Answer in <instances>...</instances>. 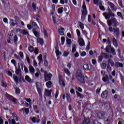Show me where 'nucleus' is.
<instances>
[{
	"mask_svg": "<svg viewBox=\"0 0 124 124\" xmlns=\"http://www.w3.org/2000/svg\"><path fill=\"white\" fill-rule=\"evenodd\" d=\"M82 73V71L81 70H78L76 76L78 80L80 83H85V80L84 79V76H83V74Z\"/></svg>",
	"mask_w": 124,
	"mask_h": 124,
	"instance_id": "1",
	"label": "nucleus"
},
{
	"mask_svg": "<svg viewBox=\"0 0 124 124\" xmlns=\"http://www.w3.org/2000/svg\"><path fill=\"white\" fill-rule=\"evenodd\" d=\"M36 86L38 93L41 99H42V87H41V84L39 82H37L36 83Z\"/></svg>",
	"mask_w": 124,
	"mask_h": 124,
	"instance_id": "2",
	"label": "nucleus"
},
{
	"mask_svg": "<svg viewBox=\"0 0 124 124\" xmlns=\"http://www.w3.org/2000/svg\"><path fill=\"white\" fill-rule=\"evenodd\" d=\"M52 90H48L47 89H45V93L44 94V97L45 98V100H46V96L49 97V98H51L52 96L51 95V93H52Z\"/></svg>",
	"mask_w": 124,
	"mask_h": 124,
	"instance_id": "3",
	"label": "nucleus"
},
{
	"mask_svg": "<svg viewBox=\"0 0 124 124\" xmlns=\"http://www.w3.org/2000/svg\"><path fill=\"white\" fill-rule=\"evenodd\" d=\"M112 76L109 75V77H108V75L106 74L105 76L103 77L102 80L104 82L106 83V84H109V83H110L109 79L112 80Z\"/></svg>",
	"mask_w": 124,
	"mask_h": 124,
	"instance_id": "4",
	"label": "nucleus"
},
{
	"mask_svg": "<svg viewBox=\"0 0 124 124\" xmlns=\"http://www.w3.org/2000/svg\"><path fill=\"white\" fill-rule=\"evenodd\" d=\"M44 76L46 82V81H50L51 80V78H52V74L50 73L48 74L47 72H45Z\"/></svg>",
	"mask_w": 124,
	"mask_h": 124,
	"instance_id": "5",
	"label": "nucleus"
},
{
	"mask_svg": "<svg viewBox=\"0 0 124 124\" xmlns=\"http://www.w3.org/2000/svg\"><path fill=\"white\" fill-rule=\"evenodd\" d=\"M105 116V113L104 111H97V117L99 119H103Z\"/></svg>",
	"mask_w": 124,
	"mask_h": 124,
	"instance_id": "6",
	"label": "nucleus"
},
{
	"mask_svg": "<svg viewBox=\"0 0 124 124\" xmlns=\"http://www.w3.org/2000/svg\"><path fill=\"white\" fill-rule=\"evenodd\" d=\"M6 97H7V98H8V99H11V100H12L15 104H16V103H17V99H16L15 98H14V97L12 96L10 94L6 93Z\"/></svg>",
	"mask_w": 124,
	"mask_h": 124,
	"instance_id": "7",
	"label": "nucleus"
},
{
	"mask_svg": "<svg viewBox=\"0 0 124 124\" xmlns=\"http://www.w3.org/2000/svg\"><path fill=\"white\" fill-rule=\"evenodd\" d=\"M108 4H109L111 9L112 10V11H117V7H116V6L113 4V3L108 1Z\"/></svg>",
	"mask_w": 124,
	"mask_h": 124,
	"instance_id": "8",
	"label": "nucleus"
},
{
	"mask_svg": "<svg viewBox=\"0 0 124 124\" xmlns=\"http://www.w3.org/2000/svg\"><path fill=\"white\" fill-rule=\"evenodd\" d=\"M78 43L80 46H85V42L82 38H78Z\"/></svg>",
	"mask_w": 124,
	"mask_h": 124,
	"instance_id": "9",
	"label": "nucleus"
},
{
	"mask_svg": "<svg viewBox=\"0 0 124 124\" xmlns=\"http://www.w3.org/2000/svg\"><path fill=\"white\" fill-rule=\"evenodd\" d=\"M111 20V23L114 24V27H117L119 26V22L117 21L116 18H112L110 19Z\"/></svg>",
	"mask_w": 124,
	"mask_h": 124,
	"instance_id": "10",
	"label": "nucleus"
},
{
	"mask_svg": "<svg viewBox=\"0 0 124 124\" xmlns=\"http://www.w3.org/2000/svg\"><path fill=\"white\" fill-rule=\"evenodd\" d=\"M114 32H115L117 37H119L120 36V29L119 28H114Z\"/></svg>",
	"mask_w": 124,
	"mask_h": 124,
	"instance_id": "11",
	"label": "nucleus"
},
{
	"mask_svg": "<svg viewBox=\"0 0 124 124\" xmlns=\"http://www.w3.org/2000/svg\"><path fill=\"white\" fill-rule=\"evenodd\" d=\"M108 92H107V91H104L102 94H101V97H102V98H107V96L108 95Z\"/></svg>",
	"mask_w": 124,
	"mask_h": 124,
	"instance_id": "12",
	"label": "nucleus"
},
{
	"mask_svg": "<svg viewBox=\"0 0 124 124\" xmlns=\"http://www.w3.org/2000/svg\"><path fill=\"white\" fill-rule=\"evenodd\" d=\"M101 55L105 60H107V59H109V55L108 54L105 53V52H102Z\"/></svg>",
	"mask_w": 124,
	"mask_h": 124,
	"instance_id": "13",
	"label": "nucleus"
},
{
	"mask_svg": "<svg viewBox=\"0 0 124 124\" xmlns=\"http://www.w3.org/2000/svg\"><path fill=\"white\" fill-rule=\"evenodd\" d=\"M16 74L17 75V76H22V72L21 71V68H18V69L16 70Z\"/></svg>",
	"mask_w": 124,
	"mask_h": 124,
	"instance_id": "14",
	"label": "nucleus"
},
{
	"mask_svg": "<svg viewBox=\"0 0 124 124\" xmlns=\"http://www.w3.org/2000/svg\"><path fill=\"white\" fill-rule=\"evenodd\" d=\"M21 33L23 35H29V31L25 29L21 30Z\"/></svg>",
	"mask_w": 124,
	"mask_h": 124,
	"instance_id": "15",
	"label": "nucleus"
},
{
	"mask_svg": "<svg viewBox=\"0 0 124 124\" xmlns=\"http://www.w3.org/2000/svg\"><path fill=\"white\" fill-rule=\"evenodd\" d=\"M32 32L34 33L35 36L37 37V38H38L39 37V36L38 35V32L36 31V29L35 28L33 29Z\"/></svg>",
	"mask_w": 124,
	"mask_h": 124,
	"instance_id": "16",
	"label": "nucleus"
},
{
	"mask_svg": "<svg viewBox=\"0 0 124 124\" xmlns=\"http://www.w3.org/2000/svg\"><path fill=\"white\" fill-rule=\"evenodd\" d=\"M103 16L106 18L107 20H108V19H110V13L107 14V13H103Z\"/></svg>",
	"mask_w": 124,
	"mask_h": 124,
	"instance_id": "17",
	"label": "nucleus"
},
{
	"mask_svg": "<svg viewBox=\"0 0 124 124\" xmlns=\"http://www.w3.org/2000/svg\"><path fill=\"white\" fill-rule=\"evenodd\" d=\"M32 122L34 123H39L40 122V119L38 118H35V117H33L32 119H31Z\"/></svg>",
	"mask_w": 124,
	"mask_h": 124,
	"instance_id": "18",
	"label": "nucleus"
},
{
	"mask_svg": "<svg viewBox=\"0 0 124 124\" xmlns=\"http://www.w3.org/2000/svg\"><path fill=\"white\" fill-rule=\"evenodd\" d=\"M29 71H30L32 75H33V74H34V68H33L32 66L30 65L29 66Z\"/></svg>",
	"mask_w": 124,
	"mask_h": 124,
	"instance_id": "19",
	"label": "nucleus"
},
{
	"mask_svg": "<svg viewBox=\"0 0 124 124\" xmlns=\"http://www.w3.org/2000/svg\"><path fill=\"white\" fill-rule=\"evenodd\" d=\"M59 82L61 85H62V88L65 87V83L64 81L62 78H59Z\"/></svg>",
	"mask_w": 124,
	"mask_h": 124,
	"instance_id": "20",
	"label": "nucleus"
},
{
	"mask_svg": "<svg viewBox=\"0 0 124 124\" xmlns=\"http://www.w3.org/2000/svg\"><path fill=\"white\" fill-rule=\"evenodd\" d=\"M107 70L108 73H111L112 72V68H111V66H110V64L108 63L107 66Z\"/></svg>",
	"mask_w": 124,
	"mask_h": 124,
	"instance_id": "21",
	"label": "nucleus"
},
{
	"mask_svg": "<svg viewBox=\"0 0 124 124\" xmlns=\"http://www.w3.org/2000/svg\"><path fill=\"white\" fill-rule=\"evenodd\" d=\"M108 63H109V64H110V65L111 66H114V64H115V62H114V61L113 60H112L111 59L109 58L108 60Z\"/></svg>",
	"mask_w": 124,
	"mask_h": 124,
	"instance_id": "22",
	"label": "nucleus"
},
{
	"mask_svg": "<svg viewBox=\"0 0 124 124\" xmlns=\"http://www.w3.org/2000/svg\"><path fill=\"white\" fill-rule=\"evenodd\" d=\"M63 31H64V28L62 27H61V29H59V31L61 35H64V32H63Z\"/></svg>",
	"mask_w": 124,
	"mask_h": 124,
	"instance_id": "23",
	"label": "nucleus"
},
{
	"mask_svg": "<svg viewBox=\"0 0 124 124\" xmlns=\"http://www.w3.org/2000/svg\"><path fill=\"white\" fill-rule=\"evenodd\" d=\"M37 42L40 43L41 45H43V43H44V41H43V39L39 38L37 40Z\"/></svg>",
	"mask_w": 124,
	"mask_h": 124,
	"instance_id": "24",
	"label": "nucleus"
},
{
	"mask_svg": "<svg viewBox=\"0 0 124 124\" xmlns=\"http://www.w3.org/2000/svg\"><path fill=\"white\" fill-rule=\"evenodd\" d=\"M14 79L15 80L16 85L19 84V78L17 76H13Z\"/></svg>",
	"mask_w": 124,
	"mask_h": 124,
	"instance_id": "25",
	"label": "nucleus"
},
{
	"mask_svg": "<svg viewBox=\"0 0 124 124\" xmlns=\"http://www.w3.org/2000/svg\"><path fill=\"white\" fill-rule=\"evenodd\" d=\"M38 59L39 60V64L40 65V63L42 62H43V59H42V55L40 54L39 56L38 57Z\"/></svg>",
	"mask_w": 124,
	"mask_h": 124,
	"instance_id": "26",
	"label": "nucleus"
},
{
	"mask_svg": "<svg viewBox=\"0 0 124 124\" xmlns=\"http://www.w3.org/2000/svg\"><path fill=\"white\" fill-rule=\"evenodd\" d=\"M112 43L115 47H118V43H117V40L115 38L112 39Z\"/></svg>",
	"mask_w": 124,
	"mask_h": 124,
	"instance_id": "27",
	"label": "nucleus"
},
{
	"mask_svg": "<svg viewBox=\"0 0 124 124\" xmlns=\"http://www.w3.org/2000/svg\"><path fill=\"white\" fill-rule=\"evenodd\" d=\"M124 67V64H123V63H121V62H116V67L118 68V67Z\"/></svg>",
	"mask_w": 124,
	"mask_h": 124,
	"instance_id": "28",
	"label": "nucleus"
},
{
	"mask_svg": "<svg viewBox=\"0 0 124 124\" xmlns=\"http://www.w3.org/2000/svg\"><path fill=\"white\" fill-rule=\"evenodd\" d=\"M76 93L78 97H79L80 98H84V95H83V94H81L80 93L78 92V91H76Z\"/></svg>",
	"mask_w": 124,
	"mask_h": 124,
	"instance_id": "29",
	"label": "nucleus"
},
{
	"mask_svg": "<svg viewBox=\"0 0 124 124\" xmlns=\"http://www.w3.org/2000/svg\"><path fill=\"white\" fill-rule=\"evenodd\" d=\"M19 78L18 79L19 82L21 83V82H26V80H25V78H24V77H22V76H19Z\"/></svg>",
	"mask_w": 124,
	"mask_h": 124,
	"instance_id": "30",
	"label": "nucleus"
},
{
	"mask_svg": "<svg viewBox=\"0 0 124 124\" xmlns=\"http://www.w3.org/2000/svg\"><path fill=\"white\" fill-rule=\"evenodd\" d=\"M66 98H67V102L69 103H70L71 102V99L70 98V96L68 93H66Z\"/></svg>",
	"mask_w": 124,
	"mask_h": 124,
	"instance_id": "31",
	"label": "nucleus"
},
{
	"mask_svg": "<svg viewBox=\"0 0 124 124\" xmlns=\"http://www.w3.org/2000/svg\"><path fill=\"white\" fill-rule=\"evenodd\" d=\"M57 11L59 14H62V13L63 12V7H62L59 8L57 10Z\"/></svg>",
	"mask_w": 124,
	"mask_h": 124,
	"instance_id": "32",
	"label": "nucleus"
},
{
	"mask_svg": "<svg viewBox=\"0 0 124 124\" xmlns=\"http://www.w3.org/2000/svg\"><path fill=\"white\" fill-rule=\"evenodd\" d=\"M91 121L89 119H85L83 122V124H90Z\"/></svg>",
	"mask_w": 124,
	"mask_h": 124,
	"instance_id": "33",
	"label": "nucleus"
},
{
	"mask_svg": "<svg viewBox=\"0 0 124 124\" xmlns=\"http://www.w3.org/2000/svg\"><path fill=\"white\" fill-rule=\"evenodd\" d=\"M100 65L102 69H105L106 66H107V64H106V63L102 62Z\"/></svg>",
	"mask_w": 124,
	"mask_h": 124,
	"instance_id": "34",
	"label": "nucleus"
},
{
	"mask_svg": "<svg viewBox=\"0 0 124 124\" xmlns=\"http://www.w3.org/2000/svg\"><path fill=\"white\" fill-rule=\"evenodd\" d=\"M46 86L48 89L52 87V81H48L46 83Z\"/></svg>",
	"mask_w": 124,
	"mask_h": 124,
	"instance_id": "35",
	"label": "nucleus"
},
{
	"mask_svg": "<svg viewBox=\"0 0 124 124\" xmlns=\"http://www.w3.org/2000/svg\"><path fill=\"white\" fill-rule=\"evenodd\" d=\"M25 80L29 83H31V78H30L29 76H25Z\"/></svg>",
	"mask_w": 124,
	"mask_h": 124,
	"instance_id": "36",
	"label": "nucleus"
},
{
	"mask_svg": "<svg viewBox=\"0 0 124 124\" xmlns=\"http://www.w3.org/2000/svg\"><path fill=\"white\" fill-rule=\"evenodd\" d=\"M83 68L84 70H90V68L89 67V64H85L83 65Z\"/></svg>",
	"mask_w": 124,
	"mask_h": 124,
	"instance_id": "37",
	"label": "nucleus"
},
{
	"mask_svg": "<svg viewBox=\"0 0 124 124\" xmlns=\"http://www.w3.org/2000/svg\"><path fill=\"white\" fill-rule=\"evenodd\" d=\"M72 51L73 53H75V52H76V44L73 45Z\"/></svg>",
	"mask_w": 124,
	"mask_h": 124,
	"instance_id": "38",
	"label": "nucleus"
},
{
	"mask_svg": "<svg viewBox=\"0 0 124 124\" xmlns=\"http://www.w3.org/2000/svg\"><path fill=\"white\" fill-rule=\"evenodd\" d=\"M81 12V15L82 16H87L88 15V11L87 10H82Z\"/></svg>",
	"mask_w": 124,
	"mask_h": 124,
	"instance_id": "39",
	"label": "nucleus"
},
{
	"mask_svg": "<svg viewBox=\"0 0 124 124\" xmlns=\"http://www.w3.org/2000/svg\"><path fill=\"white\" fill-rule=\"evenodd\" d=\"M64 71L66 74H67L68 76H70V72H69V70H68L67 68L64 69Z\"/></svg>",
	"mask_w": 124,
	"mask_h": 124,
	"instance_id": "40",
	"label": "nucleus"
},
{
	"mask_svg": "<svg viewBox=\"0 0 124 124\" xmlns=\"http://www.w3.org/2000/svg\"><path fill=\"white\" fill-rule=\"evenodd\" d=\"M12 116L14 118V119H15L16 120V121H18V120H19V118H18L17 116L16 115V113H13L12 114Z\"/></svg>",
	"mask_w": 124,
	"mask_h": 124,
	"instance_id": "41",
	"label": "nucleus"
},
{
	"mask_svg": "<svg viewBox=\"0 0 124 124\" xmlns=\"http://www.w3.org/2000/svg\"><path fill=\"white\" fill-rule=\"evenodd\" d=\"M28 49L30 51V52H33V50H34V48L31 45H30L29 46Z\"/></svg>",
	"mask_w": 124,
	"mask_h": 124,
	"instance_id": "42",
	"label": "nucleus"
},
{
	"mask_svg": "<svg viewBox=\"0 0 124 124\" xmlns=\"http://www.w3.org/2000/svg\"><path fill=\"white\" fill-rule=\"evenodd\" d=\"M111 54H112L113 56H116L117 54H116V51L115 50V49H114V47L111 48Z\"/></svg>",
	"mask_w": 124,
	"mask_h": 124,
	"instance_id": "43",
	"label": "nucleus"
},
{
	"mask_svg": "<svg viewBox=\"0 0 124 124\" xmlns=\"http://www.w3.org/2000/svg\"><path fill=\"white\" fill-rule=\"evenodd\" d=\"M32 7L34 10V11H36V4L34 2L32 3Z\"/></svg>",
	"mask_w": 124,
	"mask_h": 124,
	"instance_id": "44",
	"label": "nucleus"
},
{
	"mask_svg": "<svg viewBox=\"0 0 124 124\" xmlns=\"http://www.w3.org/2000/svg\"><path fill=\"white\" fill-rule=\"evenodd\" d=\"M78 24L81 30H84V24L81 22H79Z\"/></svg>",
	"mask_w": 124,
	"mask_h": 124,
	"instance_id": "45",
	"label": "nucleus"
},
{
	"mask_svg": "<svg viewBox=\"0 0 124 124\" xmlns=\"http://www.w3.org/2000/svg\"><path fill=\"white\" fill-rule=\"evenodd\" d=\"M77 31V33L78 34V38H79L80 36H81V32H80V30H79V29H77L76 30Z\"/></svg>",
	"mask_w": 124,
	"mask_h": 124,
	"instance_id": "46",
	"label": "nucleus"
},
{
	"mask_svg": "<svg viewBox=\"0 0 124 124\" xmlns=\"http://www.w3.org/2000/svg\"><path fill=\"white\" fill-rule=\"evenodd\" d=\"M102 60H103V57L102 56V55H100L99 56H98V62H102Z\"/></svg>",
	"mask_w": 124,
	"mask_h": 124,
	"instance_id": "47",
	"label": "nucleus"
},
{
	"mask_svg": "<svg viewBox=\"0 0 124 124\" xmlns=\"http://www.w3.org/2000/svg\"><path fill=\"white\" fill-rule=\"evenodd\" d=\"M110 48H111V45H109L106 46V51L107 53H109V49H110Z\"/></svg>",
	"mask_w": 124,
	"mask_h": 124,
	"instance_id": "48",
	"label": "nucleus"
},
{
	"mask_svg": "<svg viewBox=\"0 0 124 124\" xmlns=\"http://www.w3.org/2000/svg\"><path fill=\"white\" fill-rule=\"evenodd\" d=\"M64 41H65V38H64V37H61L62 45H63V44H64Z\"/></svg>",
	"mask_w": 124,
	"mask_h": 124,
	"instance_id": "49",
	"label": "nucleus"
},
{
	"mask_svg": "<svg viewBox=\"0 0 124 124\" xmlns=\"http://www.w3.org/2000/svg\"><path fill=\"white\" fill-rule=\"evenodd\" d=\"M44 65L46 67L48 66V62H47V60H46V56H45Z\"/></svg>",
	"mask_w": 124,
	"mask_h": 124,
	"instance_id": "50",
	"label": "nucleus"
},
{
	"mask_svg": "<svg viewBox=\"0 0 124 124\" xmlns=\"http://www.w3.org/2000/svg\"><path fill=\"white\" fill-rule=\"evenodd\" d=\"M22 110H25L26 114H29V113H30V109H29L28 108H22Z\"/></svg>",
	"mask_w": 124,
	"mask_h": 124,
	"instance_id": "51",
	"label": "nucleus"
},
{
	"mask_svg": "<svg viewBox=\"0 0 124 124\" xmlns=\"http://www.w3.org/2000/svg\"><path fill=\"white\" fill-rule=\"evenodd\" d=\"M8 35L9 38H12V36H13V32L12 31L9 32Z\"/></svg>",
	"mask_w": 124,
	"mask_h": 124,
	"instance_id": "52",
	"label": "nucleus"
},
{
	"mask_svg": "<svg viewBox=\"0 0 124 124\" xmlns=\"http://www.w3.org/2000/svg\"><path fill=\"white\" fill-rule=\"evenodd\" d=\"M33 109L34 110H35V111H37L36 113H39V111L37 110V105H33Z\"/></svg>",
	"mask_w": 124,
	"mask_h": 124,
	"instance_id": "53",
	"label": "nucleus"
},
{
	"mask_svg": "<svg viewBox=\"0 0 124 124\" xmlns=\"http://www.w3.org/2000/svg\"><path fill=\"white\" fill-rule=\"evenodd\" d=\"M66 43L68 45H71V40L70 39H67Z\"/></svg>",
	"mask_w": 124,
	"mask_h": 124,
	"instance_id": "54",
	"label": "nucleus"
},
{
	"mask_svg": "<svg viewBox=\"0 0 124 124\" xmlns=\"http://www.w3.org/2000/svg\"><path fill=\"white\" fill-rule=\"evenodd\" d=\"M17 41H18V37L16 35L14 38V42H15V43H17Z\"/></svg>",
	"mask_w": 124,
	"mask_h": 124,
	"instance_id": "55",
	"label": "nucleus"
},
{
	"mask_svg": "<svg viewBox=\"0 0 124 124\" xmlns=\"http://www.w3.org/2000/svg\"><path fill=\"white\" fill-rule=\"evenodd\" d=\"M20 89L16 88V94H20Z\"/></svg>",
	"mask_w": 124,
	"mask_h": 124,
	"instance_id": "56",
	"label": "nucleus"
},
{
	"mask_svg": "<svg viewBox=\"0 0 124 124\" xmlns=\"http://www.w3.org/2000/svg\"><path fill=\"white\" fill-rule=\"evenodd\" d=\"M82 8L83 10H87V7L86 6V4L85 3V2H83V3Z\"/></svg>",
	"mask_w": 124,
	"mask_h": 124,
	"instance_id": "57",
	"label": "nucleus"
},
{
	"mask_svg": "<svg viewBox=\"0 0 124 124\" xmlns=\"http://www.w3.org/2000/svg\"><path fill=\"white\" fill-rule=\"evenodd\" d=\"M85 19H86V16L81 15V20L82 22H84V21H85Z\"/></svg>",
	"mask_w": 124,
	"mask_h": 124,
	"instance_id": "58",
	"label": "nucleus"
},
{
	"mask_svg": "<svg viewBox=\"0 0 124 124\" xmlns=\"http://www.w3.org/2000/svg\"><path fill=\"white\" fill-rule=\"evenodd\" d=\"M37 27V24H36V23H35V22L33 21V22H32V28H34V27Z\"/></svg>",
	"mask_w": 124,
	"mask_h": 124,
	"instance_id": "59",
	"label": "nucleus"
},
{
	"mask_svg": "<svg viewBox=\"0 0 124 124\" xmlns=\"http://www.w3.org/2000/svg\"><path fill=\"white\" fill-rule=\"evenodd\" d=\"M55 52L57 56H59V55H62V52H60V50H59V49L56 50Z\"/></svg>",
	"mask_w": 124,
	"mask_h": 124,
	"instance_id": "60",
	"label": "nucleus"
},
{
	"mask_svg": "<svg viewBox=\"0 0 124 124\" xmlns=\"http://www.w3.org/2000/svg\"><path fill=\"white\" fill-rule=\"evenodd\" d=\"M93 0V3L94 4H96L97 6H98V1H99V0Z\"/></svg>",
	"mask_w": 124,
	"mask_h": 124,
	"instance_id": "61",
	"label": "nucleus"
},
{
	"mask_svg": "<svg viewBox=\"0 0 124 124\" xmlns=\"http://www.w3.org/2000/svg\"><path fill=\"white\" fill-rule=\"evenodd\" d=\"M101 90V88H98L96 90V93H97V94H98V93H100Z\"/></svg>",
	"mask_w": 124,
	"mask_h": 124,
	"instance_id": "62",
	"label": "nucleus"
},
{
	"mask_svg": "<svg viewBox=\"0 0 124 124\" xmlns=\"http://www.w3.org/2000/svg\"><path fill=\"white\" fill-rule=\"evenodd\" d=\"M118 3L121 7H123V1H122V0H118Z\"/></svg>",
	"mask_w": 124,
	"mask_h": 124,
	"instance_id": "63",
	"label": "nucleus"
},
{
	"mask_svg": "<svg viewBox=\"0 0 124 124\" xmlns=\"http://www.w3.org/2000/svg\"><path fill=\"white\" fill-rule=\"evenodd\" d=\"M112 21L111 20V19L110 20L108 21V25L109 27L112 26Z\"/></svg>",
	"mask_w": 124,
	"mask_h": 124,
	"instance_id": "64",
	"label": "nucleus"
}]
</instances>
